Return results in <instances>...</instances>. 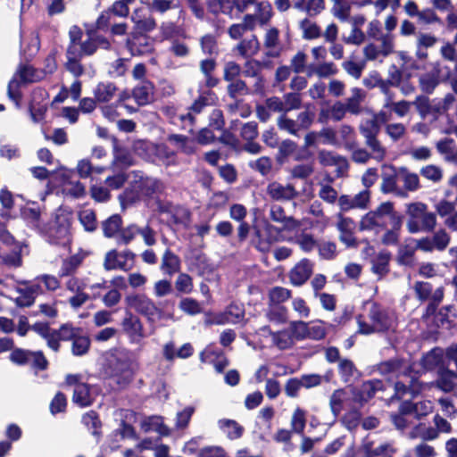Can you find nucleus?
I'll list each match as a JSON object with an SVG mask.
<instances>
[{"mask_svg":"<svg viewBox=\"0 0 457 457\" xmlns=\"http://www.w3.org/2000/svg\"><path fill=\"white\" fill-rule=\"evenodd\" d=\"M370 323L358 318V332L363 335L395 330L397 326V318L393 311L372 303L368 314Z\"/></svg>","mask_w":457,"mask_h":457,"instance_id":"nucleus-1","label":"nucleus"},{"mask_svg":"<svg viewBox=\"0 0 457 457\" xmlns=\"http://www.w3.org/2000/svg\"><path fill=\"white\" fill-rule=\"evenodd\" d=\"M388 223L399 227V224L403 223V218L395 211L393 203L385 202L361 218L360 229L378 233L386 228Z\"/></svg>","mask_w":457,"mask_h":457,"instance_id":"nucleus-2","label":"nucleus"},{"mask_svg":"<svg viewBox=\"0 0 457 457\" xmlns=\"http://www.w3.org/2000/svg\"><path fill=\"white\" fill-rule=\"evenodd\" d=\"M406 227L410 233L431 232L436 226V213L429 212L428 205L422 202L406 204Z\"/></svg>","mask_w":457,"mask_h":457,"instance_id":"nucleus-3","label":"nucleus"},{"mask_svg":"<svg viewBox=\"0 0 457 457\" xmlns=\"http://www.w3.org/2000/svg\"><path fill=\"white\" fill-rule=\"evenodd\" d=\"M162 183L154 178L144 177L140 172H134V179L129 187L120 196L121 204H132L143 197H151L162 190Z\"/></svg>","mask_w":457,"mask_h":457,"instance_id":"nucleus-4","label":"nucleus"},{"mask_svg":"<svg viewBox=\"0 0 457 457\" xmlns=\"http://www.w3.org/2000/svg\"><path fill=\"white\" fill-rule=\"evenodd\" d=\"M408 365L399 360L388 361L379 365V370L382 374H395L396 376L403 375L407 377L406 371ZM395 394L398 397L403 395L407 390H410L411 394H417L420 391V387L416 385L411 379L406 378L405 381L396 382L395 385Z\"/></svg>","mask_w":457,"mask_h":457,"instance_id":"nucleus-5","label":"nucleus"},{"mask_svg":"<svg viewBox=\"0 0 457 457\" xmlns=\"http://www.w3.org/2000/svg\"><path fill=\"white\" fill-rule=\"evenodd\" d=\"M44 77L45 72L43 71L37 70L29 65L21 66L8 84L7 93L9 98L16 104H19L21 92L18 79L23 83H33L43 79Z\"/></svg>","mask_w":457,"mask_h":457,"instance_id":"nucleus-6","label":"nucleus"},{"mask_svg":"<svg viewBox=\"0 0 457 457\" xmlns=\"http://www.w3.org/2000/svg\"><path fill=\"white\" fill-rule=\"evenodd\" d=\"M66 385L73 387L72 401L79 407H87L95 400V395L88 384L85 383L82 376L69 374L65 378Z\"/></svg>","mask_w":457,"mask_h":457,"instance_id":"nucleus-7","label":"nucleus"},{"mask_svg":"<svg viewBox=\"0 0 457 457\" xmlns=\"http://www.w3.org/2000/svg\"><path fill=\"white\" fill-rule=\"evenodd\" d=\"M71 216L63 212L57 213L55 223L49 229L48 235L54 244L66 245L71 238Z\"/></svg>","mask_w":457,"mask_h":457,"instance_id":"nucleus-8","label":"nucleus"},{"mask_svg":"<svg viewBox=\"0 0 457 457\" xmlns=\"http://www.w3.org/2000/svg\"><path fill=\"white\" fill-rule=\"evenodd\" d=\"M134 259L135 254L129 250L121 253L111 250L105 254L104 267L106 270H129L133 267Z\"/></svg>","mask_w":457,"mask_h":457,"instance_id":"nucleus-9","label":"nucleus"},{"mask_svg":"<svg viewBox=\"0 0 457 457\" xmlns=\"http://www.w3.org/2000/svg\"><path fill=\"white\" fill-rule=\"evenodd\" d=\"M355 389L345 388L336 390L330 396L329 405L331 411L335 416H337L341 411L346 408L354 409Z\"/></svg>","mask_w":457,"mask_h":457,"instance_id":"nucleus-10","label":"nucleus"},{"mask_svg":"<svg viewBox=\"0 0 457 457\" xmlns=\"http://www.w3.org/2000/svg\"><path fill=\"white\" fill-rule=\"evenodd\" d=\"M126 303L129 308L145 315L149 320H154L156 314L162 315V311L144 295H128Z\"/></svg>","mask_w":457,"mask_h":457,"instance_id":"nucleus-11","label":"nucleus"},{"mask_svg":"<svg viewBox=\"0 0 457 457\" xmlns=\"http://www.w3.org/2000/svg\"><path fill=\"white\" fill-rule=\"evenodd\" d=\"M382 170L380 190L384 194L394 193L398 196L405 197V192L400 189L397 185V179H400V169L397 170L392 165L384 164Z\"/></svg>","mask_w":457,"mask_h":457,"instance_id":"nucleus-12","label":"nucleus"},{"mask_svg":"<svg viewBox=\"0 0 457 457\" xmlns=\"http://www.w3.org/2000/svg\"><path fill=\"white\" fill-rule=\"evenodd\" d=\"M295 334L298 337V340H304L307 338L320 340L326 337L327 330L322 321H319L317 324L309 326L308 323L298 320L295 325Z\"/></svg>","mask_w":457,"mask_h":457,"instance_id":"nucleus-13","label":"nucleus"},{"mask_svg":"<svg viewBox=\"0 0 457 457\" xmlns=\"http://www.w3.org/2000/svg\"><path fill=\"white\" fill-rule=\"evenodd\" d=\"M448 75L449 71L444 74L442 64L436 62L431 71L420 77V87L423 91L431 93L441 81L448 78Z\"/></svg>","mask_w":457,"mask_h":457,"instance_id":"nucleus-14","label":"nucleus"},{"mask_svg":"<svg viewBox=\"0 0 457 457\" xmlns=\"http://www.w3.org/2000/svg\"><path fill=\"white\" fill-rule=\"evenodd\" d=\"M296 321L290 322L289 326L278 332H270L272 344L280 350L291 348L298 340L295 334V325Z\"/></svg>","mask_w":457,"mask_h":457,"instance_id":"nucleus-15","label":"nucleus"},{"mask_svg":"<svg viewBox=\"0 0 457 457\" xmlns=\"http://www.w3.org/2000/svg\"><path fill=\"white\" fill-rule=\"evenodd\" d=\"M312 271L313 263L308 259H303L289 271V280L294 286H302L310 278Z\"/></svg>","mask_w":457,"mask_h":457,"instance_id":"nucleus-16","label":"nucleus"},{"mask_svg":"<svg viewBox=\"0 0 457 457\" xmlns=\"http://www.w3.org/2000/svg\"><path fill=\"white\" fill-rule=\"evenodd\" d=\"M22 219L39 231H45L43 212L36 203H28L21 209Z\"/></svg>","mask_w":457,"mask_h":457,"instance_id":"nucleus-17","label":"nucleus"},{"mask_svg":"<svg viewBox=\"0 0 457 457\" xmlns=\"http://www.w3.org/2000/svg\"><path fill=\"white\" fill-rule=\"evenodd\" d=\"M140 428L145 433L155 432L161 436H169L171 429L166 426L161 416H149L140 421Z\"/></svg>","mask_w":457,"mask_h":457,"instance_id":"nucleus-18","label":"nucleus"},{"mask_svg":"<svg viewBox=\"0 0 457 457\" xmlns=\"http://www.w3.org/2000/svg\"><path fill=\"white\" fill-rule=\"evenodd\" d=\"M381 88L383 93L388 96L384 104L385 109L390 110L400 118L406 116L410 112L412 106L411 102L406 100L394 102L392 96H389L388 87L385 83H382Z\"/></svg>","mask_w":457,"mask_h":457,"instance_id":"nucleus-19","label":"nucleus"},{"mask_svg":"<svg viewBox=\"0 0 457 457\" xmlns=\"http://www.w3.org/2000/svg\"><path fill=\"white\" fill-rule=\"evenodd\" d=\"M267 194L276 201L291 200L296 195L295 187L290 184L283 185L272 182L267 187Z\"/></svg>","mask_w":457,"mask_h":457,"instance_id":"nucleus-20","label":"nucleus"},{"mask_svg":"<svg viewBox=\"0 0 457 457\" xmlns=\"http://www.w3.org/2000/svg\"><path fill=\"white\" fill-rule=\"evenodd\" d=\"M383 389V384L379 380H369L364 382L359 390L355 389L354 402L360 405L371 399L377 391Z\"/></svg>","mask_w":457,"mask_h":457,"instance_id":"nucleus-21","label":"nucleus"},{"mask_svg":"<svg viewBox=\"0 0 457 457\" xmlns=\"http://www.w3.org/2000/svg\"><path fill=\"white\" fill-rule=\"evenodd\" d=\"M270 218L277 223L282 225L284 229L292 230L300 226V222L292 216H287L284 209L277 204L270 207Z\"/></svg>","mask_w":457,"mask_h":457,"instance_id":"nucleus-22","label":"nucleus"},{"mask_svg":"<svg viewBox=\"0 0 457 457\" xmlns=\"http://www.w3.org/2000/svg\"><path fill=\"white\" fill-rule=\"evenodd\" d=\"M123 330L133 341H138L144 337L143 326L139 319L132 314L127 315L122 320Z\"/></svg>","mask_w":457,"mask_h":457,"instance_id":"nucleus-23","label":"nucleus"},{"mask_svg":"<svg viewBox=\"0 0 457 457\" xmlns=\"http://www.w3.org/2000/svg\"><path fill=\"white\" fill-rule=\"evenodd\" d=\"M279 32L276 28H270L264 36L263 45L266 54L270 57H277L281 52V44L278 38Z\"/></svg>","mask_w":457,"mask_h":457,"instance_id":"nucleus-24","label":"nucleus"},{"mask_svg":"<svg viewBox=\"0 0 457 457\" xmlns=\"http://www.w3.org/2000/svg\"><path fill=\"white\" fill-rule=\"evenodd\" d=\"M457 373L450 370H440L436 386L445 393H451L456 387Z\"/></svg>","mask_w":457,"mask_h":457,"instance_id":"nucleus-25","label":"nucleus"},{"mask_svg":"<svg viewBox=\"0 0 457 457\" xmlns=\"http://www.w3.org/2000/svg\"><path fill=\"white\" fill-rule=\"evenodd\" d=\"M26 287L22 290L23 295L18 298V303L23 306L31 305L35 297L43 293L41 282H37V278L31 282H23Z\"/></svg>","mask_w":457,"mask_h":457,"instance_id":"nucleus-26","label":"nucleus"},{"mask_svg":"<svg viewBox=\"0 0 457 457\" xmlns=\"http://www.w3.org/2000/svg\"><path fill=\"white\" fill-rule=\"evenodd\" d=\"M117 87L112 82H100L94 89V96L99 104L109 103L117 94Z\"/></svg>","mask_w":457,"mask_h":457,"instance_id":"nucleus-27","label":"nucleus"},{"mask_svg":"<svg viewBox=\"0 0 457 457\" xmlns=\"http://www.w3.org/2000/svg\"><path fill=\"white\" fill-rule=\"evenodd\" d=\"M255 4L256 0H233V2L230 0H218V6L212 5V8L213 12L220 11L226 12V11L230 9L232 4H234L238 12H244L250 5H255Z\"/></svg>","mask_w":457,"mask_h":457,"instance_id":"nucleus-28","label":"nucleus"},{"mask_svg":"<svg viewBox=\"0 0 457 457\" xmlns=\"http://www.w3.org/2000/svg\"><path fill=\"white\" fill-rule=\"evenodd\" d=\"M154 87L148 81H143L133 89L132 96L139 105H145L153 98Z\"/></svg>","mask_w":457,"mask_h":457,"instance_id":"nucleus-29","label":"nucleus"},{"mask_svg":"<svg viewBox=\"0 0 457 457\" xmlns=\"http://www.w3.org/2000/svg\"><path fill=\"white\" fill-rule=\"evenodd\" d=\"M260 49V44L256 36H251L240 41L235 47V51L243 57H251L255 55Z\"/></svg>","mask_w":457,"mask_h":457,"instance_id":"nucleus-30","label":"nucleus"},{"mask_svg":"<svg viewBox=\"0 0 457 457\" xmlns=\"http://www.w3.org/2000/svg\"><path fill=\"white\" fill-rule=\"evenodd\" d=\"M294 7L306 12L310 16H315L325 8V4L323 0H294Z\"/></svg>","mask_w":457,"mask_h":457,"instance_id":"nucleus-31","label":"nucleus"},{"mask_svg":"<svg viewBox=\"0 0 457 457\" xmlns=\"http://www.w3.org/2000/svg\"><path fill=\"white\" fill-rule=\"evenodd\" d=\"M351 92L352 96L344 104L347 107L348 112L356 115L361 111V104L365 98V92L359 87L352 88Z\"/></svg>","mask_w":457,"mask_h":457,"instance_id":"nucleus-32","label":"nucleus"},{"mask_svg":"<svg viewBox=\"0 0 457 457\" xmlns=\"http://www.w3.org/2000/svg\"><path fill=\"white\" fill-rule=\"evenodd\" d=\"M219 428L231 439L240 438L244 432V428L233 420H220L218 422Z\"/></svg>","mask_w":457,"mask_h":457,"instance_id":"nucleus-33","label":"nucleus"},{"mask_svg":"<svg viewBox=\"0 0 457 457\" xmlns=\"http://www.w3.org/2000/svg\"><path fill=\"white\" fill-rule=\"evenodd\" d=\"M168 140L174 144L179 151L186 154H192L196 151V145L194 140L182 135H170Z\"/></svg>","mask_w":457,"mask_h":457,"instance_id":"nucleus-34","label":"nucleus"},{"mask_svg":"<svg viewBox=\"0 0 457 457\" xmlns=\"http://www.w3.org/2000/svg\"><path fill=\"white\" fill-rule=\"evenodd\" d=\"M180 261L177 255L167 250L162 259L161 269L165 274L172 275L179 270Z\"/></svg>","mask_w":457,"mask_h":457,"instance_id":"nucleus-35","label":"nucleus"},{"mask_svg":"<svg viewBox=\"0 0 457 457\" xmlns=\"http://www.w3.org/2000/svg\"><path fill=\"white\" fill-rule=\"evenodd\" d=\"M306 411L296 407L291 416L290 427L294 433L303 435L306 426Z\"/></svg>","mask_w":457,"mask_h":457,"instance_id":"nucleus-36","label":"nucleus"},{"mask_svg":"<svg viewBox=\"0 0 457 457\" xmlns=\"http://www.w3.org/2000/svg\"><path fill=\"white\" fill-rule=\"evenodd\" d=\"M444 351L441 348H435L428 353L421 361L426 370H433L443 365Z\"/></svg>","mask_w":457,"mask_h":457,"instance_id":"nucleus-37","label":"nucleus"},{"mask_svg":"<svg viewBox=\"0 0 457 457\" xmlns=\"http://www.w3.org/2000/svg\"><path fill=\"white\" fill-rule=\"evenodd\" d=\"M365 144L370 150V156L378 162H382L386 155V149L378 140V136L365 139Z\"/></svg>","mask_w":457,"mask_h":457,"instance_id":"nucleus-38","label":"nucleus"},{"mask_svg":"<svg viewBox=\"0 0 457 457\" xmlns=\"http://www.w3.org/2000/svg\"><path fill=\"white\" fill-rule=\"evenodd\" d=\"M154 154L159 162L169 166L176 163V154L168 148L165 145H156L154 146Z\"/></svg>","mask_w":457,"mask_h":457,"instance_id":"nucleus-39","label":"nucleus"},{"mask_svg":"<svg viewBox=\"0 0 457 457\" xmlns=\"http://www.w3.org/2000/svg\"><path fill=\"white\" fill-rule=\"evenodd\" d=\"M337 140H339V146H345L351 148L353 145L355 132L353 127L344 124L341 125L337 130Z\"/></svg>","mask_w":457,"mask_h":457,"instance_id":"nucleus-40","label":"nucleus"},{"mask_svg":"<svg viewBox=\"0 0 457 457\" xmlns=\"http://www.w3.org/2000/svg\"><path fill=\"white\" fill-rule=\"evenodd\" d=\"M363 450L365 457H385L388 454H393L395 453V449L393 447V445L387 443L382 444L375 448H372L370 444H365L363 445Z\"/></svg>","mask_w":457,"mask_h":457,"instance_id":"nucleus-41","label":"nucleus"},{"mask_svg":"<svg viewBox=\"0 0 457 457\" xmlns=\"http://www.w3.org/2000/svg\"><path fill=\"white\" fill-rule=\"evenodd\" d=\"M400 179L407 191L413 192L420 188L419 176L416 173L410 172L405 168H400Z\"/></svg>","mask_w":457,"mask_h":457,"instance_id":"nucleus-42","label":"nucleus"},{"mask_svg":"<svg viewBox=\"0 0 457 457\" xmlns=\"http://www.w3.org/2000/svg\"><path fill=\"white\" fill-rule=\"evenodd\" d=\"M121 218L119 215H112L103 223L104 234L106 237H118L121 227Z\"/></svg>","mask_w":457,"mask_h":457,"instance_id":"nucleus-43","label":"nucleus"},{"mask_svg":"<svg viewBox=\"0 0 457 457\" xmlns=\"http://www.w3.org/2000/svg\"><path fill=\"white\" fill-rule=\"evenodd\" d=\"M333 6L331 12L333 15L342 21H347L350 16L351 4L347 0H331Z\"/></svg>","mask_w":457,"mask_h":457,"instance_id":"nucleus-44","label":"nucleus"},{"mask_svg":"<svg viewBox=\"0 0 457 457\" xmlns=\"http://www.w3.org/2000/svg\"><path fill=\"white\" fill-rule=\"evenodd\" d=\"M389 260L388 253H379L372 261V271L379 277L386 275L388 272Z\"/></svg>","mask_w":457,"mask_h":457,"instance_id":"nucleus-45","label":"nucleus"},{"mask_svg":"<svg viewBox=\"0 0 457 457\" xmlns=\"http://www.w3.org/2000/svg\"><path fill=\"white\" fill-rule=\"evenodd\" d=\"M385 132L392 141L396 142L404 137L407 128L402 122H391L385 126Z\"/></svg>","mask_w":457,"mask_h":457,"instance_id":"nucleus-46","label":"nucleus"},{"mask_svg":"<svg viewBox=\"0 0 457 457\" xmlns=\"http://www.w3.org/2000/svg\"><path fill=\"white\" fill-rule=\"evenodd\" d=\"M337 72V69L333 62H322L318 64L315 68H309L307 71V76L311 77L313 74L320 78H327L331 75H335Z\"/></svg>","mask_w":457,"mask_h":457,"instance_id":"nucleus-47","label":"nucleus"},{"mask_svg":"<svg viewBox=\"0 0 457 457\" xmlns=\"http://www.w3.org/2000/svg\"><path fill=\"white\" fill-rule=\"evenodd\" d=\"M265 231L268 234L267 238H262V232L259 229L255 230V236L259 239L256 247L262 252L268 251L270 245L275 241V238L271 237V233L278 232L277 228L270 224L266 225Z\"/></svg>","mask_w":457,"mask_h":457,"instance_id":"nucleus-48","label":"nucleus"},{"mask_svg":"<svg viewBox=\"0 0 457 457\" xmlns=\"http://www.w3.org/2000/svg\"><path fill=\"white\" fill-rule=\"evenodd\" d=\"M255 13L254 15L258 19V22L261 24L267 23L272 16L271 4L267 1H261L255 4Z\"/></svg>","mask_w":457,"mask_h":457,"instance_id":"nucleus-49","label":"nucleus"},{"mask_svg":"<svg viewBox=\"0 0 457 457\" xmlns=\"http://www.w3.org/2000/svg\"><path fill=\"white\" fill-rule=\"evenodd\" d=\"M90 346V340L83 331L72 341L71 351L74 355H83L87 353Z\"/></svg>","mask_w":457,"mask_h":457,"instance_id":"nucleus-50","label":"nucleus"},{"mask_svg":"<svg viewBox=\"0 0 457 457\" xmlns=\"http://www.w3.org/2000/svg\"><path fill=\"white\" fill-rule=\"evenodd\" d=\"M320 162L324 166H345V160L328 151H320L318 154Z\"/></svg>","mask_w":457,"mask_h":457,"instance_id":"nucleus-51","label":"nucleus"},{"mask_svg":"<svg viewBox=\"0 0 457 457\" xmlns=\"http://www.w3.org/2000/svg\"><path fill=\"white\" fill-rule=\"evenodd\" d=\"M131 21L135 23L136 29L140 32H149L156 27L155 20L153 17L140 19L137 17V12L131 15Z\"/></svg>","mask_w":457,"mask_h":457,"instance_id":"nucleus-52","label":"nucleus"},{"mask_svg":"<svg viewBox=\"0 0 457 457\" xmlns=\"http://www.w3.org/2000/svg\"><path fill=\"white\" fill-rule=\"evenodd\" d=\"M133 164L131 155L123 150H117L115 152L114 159L112 162L113 170H122Z\"/></svg>","mask_w":457,"mask_h":457,"instance_id":"nucleus-53","label":"nucleus"},{"mask_svg":"<svg viewBox=\"0 0 457 457\" xmlns=\"http://www.w3.org/2000/svg\"><path fill=\"white\" fill-rule=\"evenodd\" d=\"M300 28L303 31V37L306 39H314L320 36V29L319 26L309 19L303 20L300 22Z\"/></svg>","mask_w":457,"mask_h":457,"instance_id":"nucleus-54","label":"nucleus"},{"mask_svg":"<svg viewBox=\"0 0 457 457\" xmlns=\"http://www.w3.org/2000/svg\"><path fill=\"white\" fill-rule=\"evenodd\" d=\"M179 8V4L175 0H153L150 4V9L153 12L163 14L171 9Z\"/></svg>","mask_w":457,"mask_h":457,"instance_id":"nucleus-55","label":"nucleus"},{"mask_svg":"<svg viewBox=\"0 0 457 457\" xmlns=\"http://www.w3.org/2000/svg\"><path fill=\"white\" fill-rule=\"evenodd\" d=\"M360 133L364 139L378 136L379 133V126L374 118L363 120L359 127Z\"/></svg>","mask_w":457,"mask_h":457,"instance_id":"nucleus-56","label":"nucleus"},{"mask_svg":"<svg viewBox=\"0 0 457 457\" xmlns=\"http://www.w3.org/2000/svg\"><path fill=\"white\" fill-rule=\"evenodd\" d=\"M339 373L343 380L348 382L357 376L358 371L353 361L345 359L339 362Z\"/></svg>","mask_w":457,"mask_h":457,"instance_id":"nucleus-57","label":"nucleus"},{"mask_svg":"<svg viewBox=\"0 0 457 457\" xmlns=\"http://www.w3.org/2000/svg\"><path fill=\"white\" fill-rule=\"evenodd\" d=\"M294 241L305 253L312 251L317 245L313 237L308 233H301L295 236Z\"/></svg>","mask_w":457,"mask_h":457,"instance_id":"nucleus-58","label":"nucleus"},{"mask_svg":"<svg viewBox=\"0 0 457 457\" xmlns=\"http://www.w3.org/2000/svg\"><path fill=\"white\" fill-rule=\"evenodd\" d=\"M63 192L75 198H80L85 195L86 188L79 181H66L63 183Z\"/></svg>","mask_w":457,"mask_h":457,"instance_id":"nucleus-59","label":"nucleus"},{"mask_svg":"<svg viewBox=\"0 0 457 457\" xmlns=\"http://www.w3.org/2000/svg\"><path fill=\"white\" fill-rule=\"evenodd\" d=\"M410 436L411 438L420 436L424 440H434L438 436V432L433 428L426 427L424 425H419L410 434Z\"/></svg>","mask_w":457,"mask_h":457,"instance_id":"nucleus-60","label":"nucleus"},{"mask_svg":"<svg viewBox=\"0 0 457 457\" xmlns=\"http://www.w3.org/2000/svg\"><path fill=\"white\" fill-rule=\"evenodd\" d=\"M378 40L380 42L378 46L382 51V56L386 57L394 52L395 37L391 33L382 34Z\"/></svg>","mask_w":457,"mask_h":457,"instance_id":"nucleus-61","label":"nucleus"},{"mask_svg":"<svg viewBox=\"0 0 457 457\" xmlns=\"http://www.w3.org/2000/svg\"><path fill=\"white\" fill-rule=\"evenodd\" d=\"M411 103L412 105H415L421 118L424 119L427 115L432 113V104L427 96H419Z\"/></svg>","mask_w":457,"mask_h":457,"instance_id":"nucleus-62","label":"nucleus"},{"mask_svg":"<svg viewBox=\"0 0 457 457\" xmlns=\"http://www.w3.org/2000/svg\"><path fill=\"white\" fill-rule=\"evenodd\" d=\"M181 311L188 315H195L202 312L200 303L192 298H183L179 304Z\"/></svg>","mask_w":457,"mask_h":457,"instance_id":"nucleus-63","label":"nucleus"},{"mask_svg":"<svg viewBox=\"0 0 457 457\" xmlns=\"http://www.w3.org/2000/svg\"><path fill=\"white\" fill-rule=\"evenodd\" d=\"M55 332H57L61 340L73 341V339L79 335L82 330L81 328L73 327L70 324H64L58 330H55Z\"/></svg>","mask_w":457,"mask_h":457,"instance_id":"nucleus-64","label":"nucleus"}]
</instances>
